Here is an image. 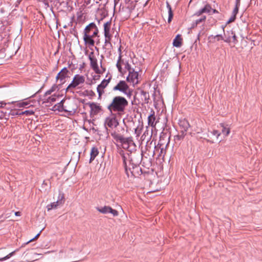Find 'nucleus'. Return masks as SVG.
<instances>
[{
  "instance_id": "f257e3e1",
  "label": "nucleus",
  "mask_w": 262,
  "mask_h": 262,
  "mask_svg": "<svg viewBox=\"0 0 262 262\" xmlns=\"http://www.w3.org/2000/svg\"><path fill=\"white\" fill-rule=\"evenodd\" d=\"M127 105L128 101L125 98L121 96H116L113 99L107 108L111 113L117 112L119 114H122Z\"/></svg>"
},
{
  "instance_id": "f03ea898",
  "label": "nucleus",
  "mask_w": 262,
  "mask_h": 262,
  "mask_svg": "<svg viewBox=\"0 0 262 262\" xmlns=\"http://www.w3.org/2000/svg\"><path fill=\"white\" fill-rule=\"evenodd\" d=\"M98 33V30L96 25L92 23L86 27L84 31L83 40L86 45L94 46L95 41L93 38L96 36Z\"/></svg>"
},
{
  "instance_id": "7ed1b4c3",
  "label": "nucleus",
  "mask_w": 262,
  "mask_h": 262,
  "mask_svg": "<svg viewBox=\"0 0 262 262\" xmlns=\"http://www.w3.org/2000/svg\"><path fill=\"white\" fill-rule=\"evenodd\" d=\"M124 69L128 71V75L127 77L128 82H139L142 80L141 70L138 69V71L130 67V66L128 62H126L123 66Z\"/></svg>"
},
{
  "instance_id": "20e7f679",
  "label": "nucleus",
  "mask_w": 262,
  "mask_h": 262,
  "mask_svg": "<svg viewBox=\"0 0 262 262\" xmlns=\"http://www.w3.org/2000/svg\"><path fill=\"white\" fill-rule=\"evenodd\" d=\"M69 101H66L63 99H62L55 104L51 109L54 112L64 111L67 112H72L74 109L69 106Z\"/></svg>"
},
{
  "instance_id": "39448f33",
  "label": "nucleus",
  "mask_w": 262,
  "mask_h": 262,
  "mask_svg": "<svg viewBox=\"0 0 262 262\" xmlns=\"http://www.w3.org/2000/svg\"><path fill=\"white\" fill-rule=\"evenodd\" d=\"M99 55L98 51L96 53L94 51H92L88 55V57L90 61V66L97 74L100 73L97 60Z\"/></svg>"
},
{
  "instance_id": "423d86ee",
  "label": "nucleus",
  "mask_w": 262,
  "mask_h": 262,
  "mask_svg": "<svg viewBox=\"0 0 262 262\" xmlns=\"http://www.w3.org/2000/svg\"><path fill=\"white\" fill-rule=\"evenodd\" d=\"M72 76L71 72L66 68L62 69L61 71L56 76V80L60 81L67 82L72 80L71 77Z\"/></svg>"
},
{
  "instance_id": "0eeeda50",
  "label": "nucleus",
  "mask_w": 262,
  "mask_h": 262,
  "mask_svg": "<svg viewBox=\"0 0 262 262\" xmlns=\"http://www.w3.org/2000/svg\"><path fill=\"white\" fill-rule=\"evenodd\" d=\"M103 54L101 55V59L105 57L110 58L112 55V46L110 40H105L104 45L102 48Z\"/></svg>"
},
{
  "instance_id": "6e6552de",
  "label": "nucleus",
  "mask_w": 262,
  "mask_h": 262,
  "mask_svg": "<svg viewBox=\"0 0 262 262\" xmlns=\"http://www.w3.org/2000/svg\"><path fill=\"white\" fill-rule=\"evenodd\" d=\"M114 90L122 92L129 97L130 96L132 93V90L127 85L126 83H118V84L114 88Z\"/></svg>"
},
{
  "instance_id": "1a4fd4ad",
  "label": "nucleus",
  "mask_w": 262,
  "mask_h": 262,
  "mask_svg": "<svg viewBox=\"0 0 262 262\" xmlns=\"http://www.w3.org/2000/svg\"><path fill=\"white\" fill-rule=\"evenodd\" d=\"M24 254L25 259L28 262L34 261L38 259L39 258L38 256L41 255V254H37L32 251H29Z\"/></svg>"
},
{
  "instance_id": "9d476101",
  "label": "nucleus",
  "mask_w": 262,
  "mask_h": 262,
  "mask_svg": "<svg viewBox=\"0 0 262 262\" xmlns=\"http://www.w3.org/2000/svg\"><path fill=\"white\" fill-rule=\"evenodd\" d=\"M97 209L99 212L103 214L111 213L114 216H117L118 215V212L116 210L113 209L108 206H105L101 208H97Z\"/></svg>"
},
{
  "instance_id": "9b49d317",
  "label": "nucleus",
  "mask_w": 262,
  "mask_h": 262,
  "mask_svg": "<svg viewBox=\"0 0 262 262\" xmlns=\"http://www.w3.org/2000/svg\"><path fill=\"white\" fill-rule=\"evenodd\" d=\"M122 158L123 161L124 166L127 174H128V169L129 171H130V172L132 173L133 172L131 171V169H134L135 167H136L138 164L133 163V160L131 159L128 161V164H127L126 161V158L125 157V156L124 155H122Z\"/></svg>"
},
{
  "instance_id": "f8f14e48",
  "label": "nucleus",
  "mask_w": 262,
  "mask_h": 262,
  "mask_svg": "<svg viewBox=\"0 0 262 262\" xmlns=\"http://www.w3.org/2000/svg\"><path fill=\"white\" fill-rule=\"evenodd\" d=\"M88 105L91 108L90 115L91 117H94L98 114L101 111V106L96 103H90Z\"/></svg>"
},
{
  "instance_id": "ddd939ff",
  "label": "nucleus",
  "mask_w": 262,
  "mask_h": 262,
  "mask_svg": "<svg viewBox=\"0 0 262 262\" xmlns=\"http://www.w3.org/2000/svg\"><path fill=\"white\" fill-rule=\"evenodd\" d=\"M179 125L182 129V136L183 137H184L186 135L185 133L187 131L190 127L189 123L187 120L184 119L180 121Z\"/></svg>"
},
{
  "instance_id": "4468645a",
  "label": "nucleus",
  "mask_w": 262,
  "mask_h": 262,
  "mask_svg": "<svg viewBox=\"0 0 262 262\" xmlns=\"http://www.w3.org/2000/svg\"><path fill=\"white\" fill-rule=\"evenodd\" d=\"M121 47L120 46V47L118 49V51L119 53V58L117 61V63L116 64V66L117 69H118V71L121 74H123L124 72V69L122 68V66L124 65L126 62H124V61L121 59L122 56H121Z\"/></svg>"
},
{
  "instance_id": "2eb2a0df",
  "label": "nucleus",
  "mask_w": 262,
  "mask_h": 262,
  "mask_svg": "<svg viewBox=\"0 0 262 262\" xmlns=\"http://www.w3.org/2000/svg\"><path fill=\"white\" fill-rule=\"evenodd\" d=\"M111 26V21H107L104 24V31L105 40H111V35L110 33V28Z\"/></svg>"
},
{
  "instance_id": "dca6fc26",
  "label": "nucleus",
  "mask_w": 262,
  "mask_h": 262,
  "mask_svg": "<svg viewBox=\"0 0 262 262\" xmlns=\"http://www.w3.org/2000/svg\"><path fill=\"white\" fill-rule=\"evenodd\" d=\"M105 124L109 127L114 128L118 125V123L115 117H107L105 120Z\"/></svg>"
},
{
  "instance_id": "f3484780",
  "label": "nucleus",
  "mask_w": 262,
  "mask_h": 262,
  "mask_svg": "<svg viewBox=\"0 0 262 262\" xmlns=\"http://www.w3.org/2000/svg\"><path fill=\"white\" fill-rule=\"evenodd\" d=\"M212 10V8L210 5H206L203 8L196 12L194 16H200L204 13L211 14Z\"/></svg>"
},
{
  "instance_id": "a211bd4d",
  "label": "nucleus",
  "mask_w": 262,
  "mask_h": 262,
  "mask_svg": "<svg viewBox=\"0 0 262 262\" xmlns=\"http://www.w3.org/2000/svg\"><path fill=\"white\" fill-rule=\"evenodd\" d=\"M223 30L224 32V41L225 42L230 43L232 41L231 37L233 36V31L231 30L225 32L224 27H222Z\"/></svg>"
},
{
  "instance_id": "6ab92c4d",
  "label": "nucleus",
  "mask_w": 262,
  "mask_h": 262,
  "mask_svg": "<svg viewBox=\"0 0 262 262\" xmlns=\"http://www.w3.org/2000/svg\"><path fill=\"white\" fill-rule=\"evenodd\" d=\"M220 127L221 128L222 133L225 136H228L230 133V128L228 125L224 123L220 124Z\"/></svg>"
},
{
  "instance_id": "aec40b11",
  "label": "nucleus",
  "mask_w": 262,
  "mask_h": 262,
  "mask_svg": "<svg viewBox=\"0 0 262 262\" xmlns=\"http://www.w3.org/2000/svg\"><path fill=\"white\" fill-rule=\"evenodd\" d=\"M156 123L155 112L152 111V113L148 117V124L152 127H155Z\"/></svg>"
},
{
  "instance_id": "412c9836",
  "label": "nucleus",
  "mask_w": 262,
  "mask_h": 262,
  "mask_svg": "<svg viewBox=\"0 0 262 262\" xmlns=\"http://www.w3.org/2000/svg\"><path fill=\"white\" fill-rule=\"evenodd\" d=\"M63 204L61 201H57L56 202H53L47 205V208L48 211H50L53 209L57 208L59 206Z\"/></svg>"
},
{
  "instance_id": "4be33fe9",
  "label": "nucleus",
  "mask_w": 262,
  "mask_h": 262,
  "mask_svg": "<svg viewBox=\"0 0 262 262\" xmlns=\"http://www.w3.org/2000/svg\"><path fill=\"white\" fill-rule=\"evenodd\" d=\"M61 96H59V95H52L51 97H50L49 98V99H48V102H49V103L53 105L54 103L58 102L60 100H61Z\"/></svg>"
},
{
  "instance_id": "5701e85b",
  "label": "nucleus",
  "mask_w": 262,
  "mask_h": 262,
  "mask_svg": "<svg viewBox=\"0 0 262 262\" xmlns=\"http://www.w3.org/2000/svg\"><path fill=\"white\" fill-rule=\"evenodd\" d=\"M182 42V39L181 37V35L178 34L176 36V38L174 39L172 44L174 47L179 48L181 46Z\"/></svg>"
},
{
  "instance_id": "b1692460",
  "label": "nucleus",
  "mask_w": 262,
  "mask_h": 262,
  "mask_svg": "<svg viewBox=\"0 0 262 262\" xmlns=\"http://www.w3.org/2000/svg\"><path fill=\"white\" fill-rule=\"evenodd\" d=\"M99 151L98 150L97 148L96 147H93L91 149L90 152V163H91L96 158V157L98 155Z\"/></svg>"
},
{
  "instance_id": "393cba45",
  "label": "nucleus",
  "mask_w": 262,
  "mask_h": 262,
  "mask_svg": "<svg viewBox=\"0 0 262 262\" xmlns=\"http://www.w3.org/2000/svg\"><path fill=\"white\" fill-rule=\"evenodd\" d=\"M126 8L132 11L136 7V2L131 0H125Z\"/></svg>"
},
{
  "instance_id": "a878e982",
  "label": "nucleus",
  "mask_w": 262,
  "mask_h": 262,
  "mask_svg": "<svg viewBox=\"0 0 262 262\" xmlns=\"http://www.w3.org/2000/svg\"><path fill=\"white\" fill-rule=\"evenodd\" d=\"M133 142V138L132 137L124 138L123 137V140L122 141L121 143L123 145L124 148H127L128 144L132 143Z\"/></svg>"
},
{
  "instance_id": "bb28decb",
  "label": "nucleus",
  "mask_w": 262,
  "mask_h": 262,
  "mask_svg": "<svg viewBox=\"0 0 262 262\" xmlns=\"http://www.w3.org/2000/svg\"><path fill=\"white\" fill-rule=\"evenodd\" d=\"M108 83H101L97 87V92L99 93V96L103 93V90L106 88Z\"/></svg>"
},
{
  "instance_id": "cd10ccee",
  "label": "nucleus",
  "mask_w": 262,
  "mask_h": 262,
  "mask_svg": "<svg viewBox=\"0 0 262 262\" xmlns=\"http://www.w3.org/2000/svg\"><path fill=\"white\" fill-rule=\"evenodd\" d=\"M166 6L167 8L168 9V23H170L171 21V19L173 17V13L172 11V9L171 7V6L169 4L168 2H166Z\"/></svg>"
},
{
  "instance_id": "c85d7f7f",
  "label": "nucleus",
  "mask_w": 262,
  "mask_h": 262,
  "mask_svg": "<svg viewBox=\"0 0 262 262\" xmlns=\"http://www.w3.org/2000/svg\"><path fill=\"white\" fill-rule=\"evenodd\" d=\"M85 77L80 75H76L71 80V82H84Z\"/></svg>"
},
{
  "instance_id": "c756f323",
  "label": "nucleus",
  "mask_w": 262,
  "mask_h": 262,
  "mask_svg": "<svg viewBox=\"0 0 262 262\" xmlns=\"http://www.w3.org/2000/svg\"><path fill=\"white\" fill-rule=\"evenodd\" d=\"M206 18V17L205 16H202L201 18L196 19L192 24L193 27L196 26L198 24L204 22Z\"/></svg>"
},
{
  "instance_id": "7c9ffc66",
  "label": "nucleus",
  "mask_w": 262,
  "mask_h": 262,
  "mask_svg": "<svg viewBox=\"0 0 262 262\" xmlns=\"http://www.w3.org/2000/svg\"><path fill=\"white\" fill-rule=\"evenodd\" d=\"M112 136L116 141H119L121 143L122 142L123 137L121 135L114 133L112 134Z\"/></svg>"
},
{
  "instance_id": "2f4dec72",
  "label": "nucleus",
  "mask_w": 262,
  "mask_h": 262,
  "mask_svg": "<svg viewBox=\"0 0 262 262\" xmlns=\"http://www.w3.org/2000/svg\"><path fill=\"white\" fill-rule=\"evenodd\" d=\"M15 251H13L11 253H9V254H8L7 256H6L5 257H3V258H0V261H4L7 259H8L11 256H12L15 253Z\"/></svg>"
},
{
  "instance_id": "473e14b6",
  "label": "nucleus",
  "mask_w": 262,
  "mask_h": 262,
  "mask_svg": "<svg viewBox=\"0 0 262 262\" xmlns=\"http://www.w3.org/2000/svg\"><path fill=\"white\" fill-rule=\"evenodd\" d=\"M158 146H159V147L161 148L160 155H161L162 154H164V155L166 153V150L163 146L162 147V144L159 143Z\"/></svg>"
},
{
  "instance_id": "72a5a7b5",
  "label": "nucleus",
  "mask_w": 262,
  "mask_h": 262,
  "mask_svg": "<svg viewBox=\"0 0 262 262\" xmlns=\"http://www.w3.org/2000/svg\"><path fill=\"white\" fill-rule=\"evenodd\" d=\"M239 6L240 5H237V4H235V7L234 9V10H233L232 15H235V16L236 15V14L238 11V8H239Z\"/></svg>"
},
{
  "instance_id": "f704fd0d",
  "label": "nucleus",
  "mask_w": 262,
  "mask_h": 262,
  "mask_svg": "<svg viewBox=\"0 0 262 262\" xmlns=\"http://www.w3.org/2000/svg\"><path fill=\"white\" fill-rule=\"evenodd\" d=\"M231 39V42H233L234 45L236 44L237 42V37L234 32L233 33V36H232Z\"/></svg>"
},
{
  "instance_id": "c9c22d12",
  "label": "nucleus",
  "mask_w": 262,
  "mask_h": 262,
  "mask_svg": "<svg viewBox=\"0 0 262 262\" xmlns=\"http://www.w3.org/2000/svg\"><path fill=\"white\" fill-rule=\"evenodd\" d=\"M212 135L214 136H215L217 138L219 137V136L221 135V133H220L217 130H213V131L211 132Z\"/></svg>"
},
{
  "instance_id": "e433bc0d",
  "label": "nucleus",
  "mask_w": 262,
  "mask_h": 262,
  "mask_svg": "<svg viewBox=\"0 0 262 262\" xmlns=\"http://www.w3.org/2000/svg\"><path fill=\"white\" fill-rule=\"evenodd\" d=\"M39 235H40V233L37 234L35 236V237H34L33 238H32V239H30V241H28L27 242H26V243H25V244H24V245H27V244H28L29 243H30V242H31L33 241H34V240H35V239H37V238H38V237H39Z\"/></svg>"
},
{
  "instance_id": "4c0bfd02",
  "label": "nucleus",
  "mask_w": 262,
  "mask_h": 262,
  "mask_svg": "<svg viewBox=\"0 0 262 262\" xmlns=\"http://www.w3.org/2000/svg\"><path fill=\"white\" fill-rule=\"evenodd\" d=\"M214 38H216L217 41H220V40H224V36L221 35H216L214 37Z\"/></svg>"
},
{
  "instance_id": "58836bf2",
  "label": "nucleus",
  "mask_w": 262,
  "mask_h": 262,
  "mask_svg": "<svg viewBox=\"0 0 262 262\" xmlns=\"http://www.w3.org/2000/svg\"><path fill=\"white\" fill-rule=\"evenodd\" d=\"M236 16L232 15V16L230 18L229 20L227 22V24H229L234 21L235 19Z\"/></svg>"
},
{
  "instance_id": "ea45409f",
  "label": "nucleus",
  "mask_w": 262,
  "mask_h": 262,
  "mask_svg": "<svg viewBox=\"0 0 262 262\" xmlns=\"http://www.w3.org/2000/svg\"><path fill=\"white\" fill-rule=\"evenodd\" d=\"M80 83H71V84L69 85L68 88H75Z\"/></svg>"
},
{
  "instance_id": "a19ab883",
  "label": "nucleus",
  "mask_w": 262,
  "mask_h": 262,
  "mask_svg": "<svg viewBox=\"0 0 262 262\" xmlns=\"http://www.w3.org/2000/svg\"><path fill=\"white\" fill-rule=\"evenodd\" d=\"M6 105V103H5V102H4V101L0 102V108L3 107Z\"/></svg>"
},
{
  "instance_id": "79ce46f5",
  "label": "nucleus",
  "mask_w": 262,
  "mask_h": 262,
  "mask_svg": "<svg viewBox=\"0 0 262 262\" xmlns=\"http://www.w3.org/2000/svg\"><path fill=\"white\" fill-rule=\"evenodd\" d=\"M96 3L98 4L99 6L102 5V0H94Z\"/></svg>"
},
{
  "instance_id": "37998d69",
  "label": "nucleus",
  "mask_w": 262,
  "mask_h": 262,
  "mask_svg": "<svg viewBox=\"0 0 262 262\" xmlns=\"http://www.w3.org/2000/svg\"><path fill=\"white\" fill-rule=\"evenodd\" d=\"M18 106L19 107H25V106H24V103H23V102H19V103H18Z\"/></svg>"
},
{
  "instance_id": "c03bdc74",
  "label": "nucleus",
  "mask_w": 262,
  "mask_h": 262,
  "mask_svg": "<svg viewBox=\"0 0 262 262\" xmlns=\"http://www.w3.org/2000/svg\"><path fill=\"white\" fill-rule=\"evenodd\" d=\"M57 88V86L54 84V85L52 86V90H51V91H50V93H51V92H53V91H55V88Z\"/></svg>"
},
{
  "instance_id": "a18cd8bd",
  "label": "nucleus",
  "mask_w": 262,
  "mask_h": 262,
  "mask_svg": "<svg viewBox=\"0 0 262 262\" xmlns=\"http://www.w3.org/2000/svg\"><path fill=\"white\" fill-rule=\"evenodd\" d=\"M110 80V78H109L108 79H103L101 82H109Z\"/></svg>"
},
{
  "instance_id": "49530a36",
  "label": "nucleus",
  "mask_w": 262,
  "mask_h": 262,
  "mask_svg": "<svg viewBox=\"0 0 262 262\" xmlns=\"http://www.w3.org/2000/svg\"><path fill=\"white\" fill-rule=\"evenodd\" d=\"M15 214L17 216H20V212L19 211H17L15 212Z\"/></svg>"
},
{
  "instance_id": "de8ad7c7",
  "label": "nucleus",
  "mask_w": 262,
  "mask_h": 262,
  "mask_svg": "<svg viewBox=\"0 0 262 262\" xmlns=\"http://www.w3.org/2000/svg\"><path fill=\"white\" fill-rule=\"evenodd\" d=\"M217 12H217V10H216L215 9H212V11H211V13H217Z\"/></svg>"
},
{
  "instance_id": "09e8293b",
  "label": "nucleus",
  "mask_w": 262,
  "mask_h": 262,
  "mask_svg": "<svg viewBox=\"0 0 262 262\" xmlns=\"http://www.w3.org/2000/svg\"><path fill=\"white\" fill-rule=\"evenodd\" d=\"M236 4H237V5H240V0H236Z\"/></svg>"
},
{
  "instance_id": "8fccbe9b",
  "label": "nucleus",
  "mask_w": 262,
  "mask_h": 262,
  "mask_svg": "<svg viewBox=\"0 0 262 262\" xmlns=\"http://www.w3.org/2000/svg\"><path fill=\"white\" fill-rule=\"evenodd\" d=\"M23 102V103H24V106H25L28 104V103L27 102Z\"/></svg>"
},
{
  "instance_id": "3c124183",
  "label": "nucleus",
  "mask_w": 262,
  "mask_h": 262,
  "mask_svg": "<svg viewBox=\"0 0 262 262\" xmlns=\"http://www.w3.org/2000/svg\"><path fill=\"white\" fill-rule=\"evenodd\" d=\"M169 140L168 139V142H167V143L166 144V145L165 146V148L167 147V146L168 144H169Z\"/></svg>"
},
{
  "instance_id": "603ef678",
  "label": "nucleus",
  "mask_w": 262,
  "mask_h": 262,
  "mask_svg": "<svg viewBox=\"0 0 262 262\" xmlns=\"http://www.w3.org/2000/svg\"><path fill=\"white\" fill-rule=\"evenodd\" d=\"M120 82H124V81H122V80H121V81H120Z\"/></svg>"
},
{
  "instance_id": "864d4df0",
  "label": "nucleus",
  "mask_w": 262,
  "mask_h": 262,
  "mask_svg": "<svg viewBox=\"0 0 262 262\" xmlns=\"http://www.w3.org/2000/svg\"><path fill=\"white\" fill-rule=\"evenodd\" d=\"M137 130V129L136 128V129H135V132H136V133Z\"/></svg>"
},
{
  "instance_id": "5fc2aeb1",
  "label": "nucleus",
  "mask_w": 262,
  "mask_h": 262,
  "mask_svg": "<svg viewBox=\"0 0 262 262\" xmlns=\"http://www.w3.org/2000/svg\"><path fill=\"white\" fill-rule=\"evenodd\" d=\"M91 33H93V31H91Z\"/></svg>"
}]
</instances>
